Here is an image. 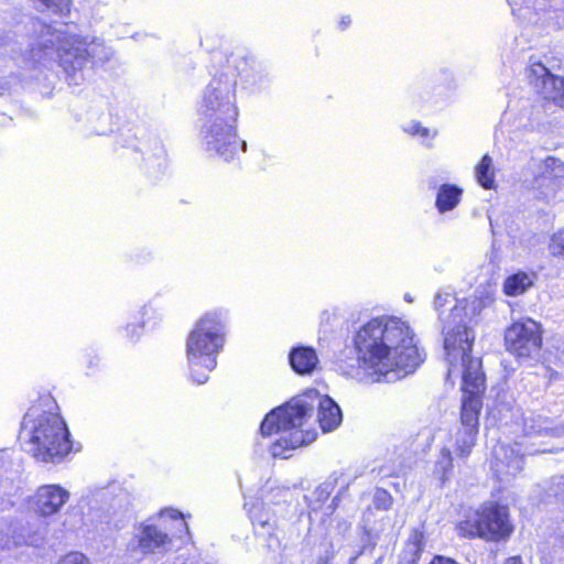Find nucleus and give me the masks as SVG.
Listing matches in <instances>:
<instances>
[{
	"mask_svg": "<svg viewBox=\"0 0 564 564\" xmlns=\"http://www.w3.org/2000/svg\"><path fill=\"white\" fill-rule=\"evenodd\" d=\"M76 44L77 41L73 40L68 43V46L58 48V64L69 76L75 75L77 70L82 69L89 56L86 47Z\"/></svg>",
	"mask_w": 564,
	"mask_h": 564,
	"instance_id": "nucleus-15",
	"label": "nucleus"
},
{
	"mask_svg": "<svg viewBox=\"0 0 564 564\" xmlns=\"http://www.w3.org/2000/svg\"><path fill=\"white\" fill-rule=\"evenodd\" d=\"M133 540L137 542L133 550L143 555L167 552L172 544L167 533L152 524H141Z\"/></svg>",
	"mask_w": 564,
	"mask_h": 564,
	"instance_id": "nucleus-10",
	"label": "nucleus"
},
{
	"mask_svg": "<svg viewBox=\"0 0 564 564\" xmlns=\"http://www.w3.org/2000/svg\"><path fill=\"white\" fill-rule=\"evenodd\" d=\"M462 360V388H485L487 378L481 359L467 357Z\"/></svg>",
	"mask_w": 564,
	"mask_h": 564,
	"instance_id": "nucleus-18",
	"label": "nucleus"
},
{
	"mask_svg": "<svg viewBox=\"0 0 564 564\" xmlns=\"http://www.w3.org/2000/svg\"><path fill=\"white\" fill-rule=\"evenodd\" d=\"M249 517L254 527H259L260 529L270 532V530L274 525L273 516L268 512L262 503L253 505L249 510Z\"/></svg>",
	"mask_w": 564,
	"mask_h": 564,
	"instance_id": "nucleus-22",
	"label": "nucleus"
},
{
	"mask_svg": "<svg viewBox=\"0 0 564 564\" xmlns=\"http://www.w3.org/2000/svg\"><path fill=\"white\" fill-rule=\"evenodd\" d=\"M199 113L204 118V141L207 150L225 161L246 151L247 144L237 134L238 107L236 105V78L228 73L215 74L206 86Z\"/></svg>",
	"mask_w": 564,
	"mask_h": 564,
	"instance_id": "nucleus-2",
	"label": "nucleus"
},
{
	"mask_svg": "<svg viewBox=\"0 0 564 564\" xmlns=\"http://www.w3.org/2000/svg\"><path fill=\"white\" fill-rule=\"evenodd\" d=\"M475 343V333L466 324H458L449 328L444 335V348L448 356L465 359L470 357Z\"/></svg>",
	"mask_w": 564,
	"mask_h": 564,
	"instance_id": "nucleus-12",
	"label": "nucleus"
},
{
	"mask_svg": "<svg viewBox=\"0 0 564 564\" xmlns=\"http://www.w3.org/2000/svg\"><path fill=\"white\" fill-rule=\"evenodd\" d=\"M424 545V532L422 530L414 529L408 541V552L411 553V558H416V561H419Z\"/></svg>",
	"mask_w": 564,
	"mask_h": 564,
	"instance_id": "nucleus-23",
	"label": "nucleus"
},
{
	"mask_svg": "<svg viewBox=\"0 0 564 564\" xmlns=\"http://www.w3.org/2000/svg\"><path fill=\"white\" fill-rule=\"evenodd\" d=\"M162 517H169L173 520H175L178 523L180 528H183L186 532H188V527L186 522L184 521L183 514L175 510V509H166L161 512Z\"/></svg>",
	"mask_w": 564,
	"mask_h": 564,
	"instance_id": "nucleus-28",
	"label": "nucleus"
},
{
	"mask_svg": "<svg viewBox=\"0 0 564 564\" xmlns=\"http://www.w3.org/2000/svg\"><path fill=\"white\" fill-rule=\"evenodd\" d=\"M430 564H459L451 557L436 555L433 557Z\"/></svg>",
	"mask_w": 564,
	"mask_h": 564,
	"instance_id": "nucleus-30",
	"label": "nucleus"
},
{
	"mask_svg": "<svg viewBox=\"0 0 564 564\" xmlns=\"http://www.w3.org/2000/svg\"><path fill=\"white\" fill-rule=\"evenodd\" d=\"M524 435L560 437L564 435V424L555 423L546 416L530 412L522 417Z\"/></svg>",
	"mask_w": 564,
	"mask_h": 564,
	"instance_id": "nucleus-14",
	"label": "nucleus"
},
{
	"mask_svg": "<svg viewBox=\"0 0 564 564\" xmlns=\"http://www.w3.org/2000/svg\"><path fill=\"white\" fill-rule=\"evenodd\" d=\"M317 390H307L272 410L261 423L262 435H279L271 445L273 457L288 458L289 452L314 442L317 437L314 410Z\"/></svg>",
	"mask_w": 564,
	"mask_h": 564,
	"instance_id": "nucleus-4",
	"label": "nucleus"
},
{
	"mask_svg": "<svg viewBox=\"0 0 564 564\" xmlns=\"http://www.w3.org/2000/svg\"><path fill=\"white\" fill-rule=\"evenodd\" d=\"M475 177L485 189L495 188V171L491 156L486 153L475 166Z\"/></svg>",
	"mask_w": 564,
	"mask_h": 564,
	"instance_id": "nucleus-21",
	"label": "nucleus"
},
{
	"mask_svg": "<svg viewBox=\"0 0 564 564\" xmlns=\"http://www.w3.org/2000/svg\"><path fill=\"white\" fill-rule=\"evenodd\" d=\"M351 18L350 15H343L338 22V25H339V29L340 30H346L347 28H349L351 25Z\"/></svg>",
	"mask_w": 564,
	"mask_h": 564,
	"instance_id": "nucleus-31",
	"label": "nucleus"
},
{
	"mask_svg": "<svg viewBox=\"0 0 564 564\" xmlns=\"http://www.w3.org/2000/svg\"><path fill=\"white\" fill-rule=\"evenodd\" d=\"M404 132L412 137H421L423 139H430L435 135V132H431L429 128L423 127L417 121H413L409 127L404 128Z\"/></svg>",
	"mask_w": 564,
	"mask_h": 564,
	"instance_id": "nucleus-25",
	"label": "nucleus"
},
{
	"mask_svg": "<svg viewBox=\"0 0 564 564\" xmlns=\"http://www.w3.org/2000/svg\"><path fill=\"white\" fill-rule=\"evenodd\" d=\"M225 319L220 313L200 316L186 339V357L193 384H205L217 366V355L225 344Z\"/></svg>",
	"mask_w": 564,
	"mask_h": 564,
	"instance_id": "nucleus-5",
	"label": "nucleus"
},
{
	"mask_svg": "<svg viewBox=\"0 0 564 564\" xmlns=\"http://www.w3.org/2000/svg\"><path fill=\"white\" fill-rule=\"evenodd\" d=\"M549 250L552 256L564 257V228L552 235L549 242Z\"/></svg>",
	"mask_w": 564,
	"mask_h": 564,
	"instance_id": "nucleus-24",
	"label": "nucleus"
},
{
	"mask_svg": "<svg viewBox=\"0 0 564 564\" xmlns=\"http://www.w3.org/2000/svg\"><path fill=\"white\" fill-rule=\"evenodd\" d=\"M376 503L378 508L388 509L391 506V496L386 490H378Z\"/></svg>",
	"mask_w": 564,
	"mask_h": 564,
	"instance_id": "nucleus-29",
	"label": "nucleus"
},
{
	"mask_svg": "<svg viewBox=\"0 0 564 564\" xmlns=\"http://www.w3.org/2000/svg\"><path fill=\"white\" fill-rule=\"evenodd\" d=\"M316 404H318L317 421L322 431L330 432L337 429L343 420L341 411L337 403L327 395L323 398L317 395Z\"/></svg>",
	"mask_w": 564,
	"mask_h": 564,
	"instance_id": "nucleus-17",
	"label": "nucleus"
},
{
	"mask_svg": "<svg viewBox=\"0 0 564 564\" xmlns=\"http://www.w3.org/2000/svg\"><path fill=\"white\" fill-rule=\"evenodd\" d=\"M460 411V426L455 433V453L467 458L476 445L479 413L482 408V391L464 390Z\"/></svg>",
	"mask_w": 564,
	"mask_h": 564,
	"instance_id": "nucleus-8",
	"label": "nucleus"
},
{
	"mask_svg": "<svg viewBox=\"0 0 564 564\" xmlns=\"http://www.w3.org/2000/svg\"><path fill=\"white\" fill-rule=\"evenodd\" d=\"M34 499L35 511L42 516H51L68 501L69 492L58 485H46L37 489Z\"/></svg>",
	"mask_w": 564,
	"mask_h": 564,
	"instance_id": "nucleus-13",
	"label": "nucleus"
},
{
	"mask_svg": "<svg viewBox=\"0 0 564 564\" xmlns=\"http://www.w3.org/2000/svg\"><path fill=\"white\" fill-rule=\"evenodd\" d=\"M457 530L460 535L466 538L479 536L498 541L510 535L512 525L507 507L496 502H486L465 521H462Z\"/></svg>",
	"mask_w": 564,
	"mask_h": 564,
	"instance_id": "nucleus-6",
	"label": "nucleus"
},
{
	"mask_svg": "<svg viewBox=\"0 0 564 564\" xmlns=\"http://www.w3.org/2000/svg\"><path fill=\"white\" fill-rule=\"evenodd\" d=\"M463 189L454 184H442L438 187L435 206L440 213L453 210L460 202Z\"/></svg>",
	"mask_w": 564,
	"mask_h": 564,
	"instance_id": "nucleus-20",
	"label": "nucleus"
},
{
	"mask_svg": "<svg viewBox=\"0 0 564 564\" xmlns=\"http://www.w3.org/2000/svg\"><path fill=\"white\" fill-rule=\"evenodd\" d=\"M535 278V272L517 271L505 279L502 292L511 297L522 295L533 286Z\"/></svg>",
	"mask_w": 564,
	"mask_h": 564,
	"instance_id": "nucleus-19",
	"label": "nucleus"
},
{
	"mask_svg": "<svg viewBox=\"0 0 564 564\" xmlns=\"http://www.w3.org/2000/svg\"><path fill=\"white\" fill-rule=\"evenodd\" d=\"M416 562H417L416 558H410L405 562H401L400 564H416Z\"/></svg>",
	"mask_w": 564,
	"mask_h": 564,
	"instance_id": "nucleus-33",
	"label": "nucleus"
},
{
	"mask_svg": "<svg viewBox=\"0 0 564 564\" xmlns=\"http://www.w3.org/2000/svg\"><path fill=\"white\" fill-rule=\"evenodd\" d=\"M453 466V458L452 453L448 448H443L441 451V456L437 460V467L442 469V471L445 474L447 470H449Z\"/></svg>",
	"mask_w": 564,
	"mask_h": 564,
	"instance_id": "nucleus-26",
	"label": "nucleus"
},
{
	"mask_svg": "<svg viewBox=\"0 0 564 564\" xmlns=\"http://www.w3.org/2000/svg\"><path fill=\"white\" fill-rule=\"evenodd\" d=\"M506 350L516 359H530L538 356L543 346L541 323L531 317H522L507 326L503 334Z\"/></svg>",
	"mask_w": 564,
	"mask_h": 564,
	"instance_id": "nucleus-7",
	"label": "nucleus"
},
{
	"mask_svg": "<svg viewBox=\"0 0 564 564\" xmlns=\"http://www.w3.org/2000/svg\"><path fill=\"white\" fill-rule=\"evenodd\" d=\"M525 78L533 91L545 105L564 108V77L551 73L540 61L530 62L525 68Z\"/></svg>",
	"mask_w": 564,
	"mask_h": 564,
	"instance_id": "nucleus-9",
	"label": "nucleus"
},
{
	"mask_svg": "<svg viewBox=\"0 0 564 564\" xmlns=\"http://www.w3.org/2000/svg\"><path fill=\"white\" fill-rule=\"evenodd\" d=\"M20 438L34 458L58 463L72 451L69 432L58 413V405L45 391L23 417Z\"/></svg>",
	"mask_w": 564,
	"mask_h": 564,
	"instance_id": "nucleus-3",
	"label": "nucleus"
},
{
	"mask_svg": "<svg viewBox=\"0 0 564 564\" xmlns=\"http://www.w3.org/2000/svg\"><path fill=\"white\" fill-rule=\"evenodd\" d=\"M354 346L358 360L377 381L391 372L399 378L412 375L426 359L412 328L397 317L371 318L357 330Z\"/></svg>",
	"mask_w": 564,
	"mask_h": 564,
	"instance_id": "nucleus-1",
	"label": "nucleus"
},
{
	"mask_svg": "<svg viewBox=\"0 0 564 564\" xmlns=\"http://www.w3.org/2000/svg\"><path fill=\"white\" fill-rule=\"evenodd\" d=\"M492 468L501 480H509L523 469V457L514 447L508 444H498L494 448Z\"/></svg>",
	"mask_w": 564,
	"mask_h": 564,
	"instance_id": "nucleus-11",
	"label": "nucleus"
},
{
	"mask_svg": "<svg viewBox=\"0 0 564 564\" xmlns=\"http://www.w3.org/2000/svg\"><path fill=\"white\" fill-rule=\"evenodd\" d=\"M59 564H90V562L84 554L70 552L61 560Z\"/></svg>",
	"mask_w": 564,
	"mask_h": 564,
	"instance_id": "nucleus-27",
	"label": "nucleus"
},
{
	"mask_svg": "<svg viewBox=\"0 0 564 564\" xmlns=\"http://www.w3.org/2000/svg\"><path fill=\"white\" fill-rule=\"evenodd\" d=\"M318 361L316 350L308 346H297L289 352L291 368L301 376L313 373L317 368Z\"/></svg>",
	"mask_w": 564,
	"mask_h": 564,
	"instance_id": "nucleus-16",
	"label": "nucleus"
},
{
	"mask_svg": "<svg viewBox=\"0 0 564 564\" xmlns=\"http://www.w3.org/2000/svg\"><path fill=\"white\" fill-rule=\"evenodd\" d=\"M503 564H523L521 556H510L508 557Z\"/></svg>",
	"mask_w": 564,
	"mask_h": 564,
	"instance_id": "nucleus-32",
	"label": "nucleus"
}]
</instances>
